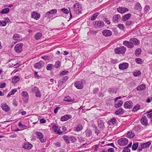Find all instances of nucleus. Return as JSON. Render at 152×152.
<instances>
[{
	"label": "nucleus",
	"instance_id": "0eeeda50",
	"mask_svg": "<svg viewBox=\"0 0 152 152\" xmlns=\"http://www.w3.org/2000/svg\"><path fill=\"white\" fill-rule=\"evenodd\" d=\"M44 63L42 61H40L36 63L34 65V68L36 69H40L42 68L44 66Z\"/></svg>",
	"mask_w": 152,
	"mask_h": 152
},
{
	"label": "nucleus",
	"instance_id": "4468645a",
	"mask_svg": "<svg viewBox=\"0 0 152 152\" xmlns=\"http://www.w3.org/2000/svg\"><path fill=\"white\" fill-rule=\"evenodd\" d=\"M121 19L120 15L116 14L114 15L113 18V20L114 23H117L119 22Z\"/></svg>",
	"mask_w": 152,
	"mask_h": 152
},
{
	"label": "nucleus",
	"instance_id": "3c124183",
	"mask_svg": "<svg viewBox=\"0 0 152 152\" xmlns=\"http://www.w3.org/2000/svg\"><path fill=\"white\" fill-rule=\"evenodd\" d=\"M141 74V72L140 71H138L137 72H134L133 73V75L135 77H137L139 76Z\"/></svg>",
	"mask_w": 152,
	"mask_h": 152
},
{
	"label": "nucleus",
	"instance_id": "37998d69",
	"mask_svg": "<svg viewBox=\"0 0 152 152\" xmlns=\"http://www.w3.org/2000/svg\"><path fill=\"white\" fill-rule=\"evenodd\" d=\"M39 90V88L35 86L31 88L32 92L33 93H34L35 94L36 93V92H38V91Z\"/></svg>",
	"mask_w": 152,
	"mask_h": 152
},
{
	"label": "nucleus",
	"instance_id": "a211bd4d",
	"mask_svg": "<svg viewBox=\"0 0 152 152\" xmlns=\"http://www.w3.org/2000/svg\"><path fill=\"white\" fill-rule=\"evenodd\" d=\"M117 10L118 12L121 13H124L128 11V8L124 7H119L117 8Z\"/></svg>",
	"mask_w": 152,
	"mask_h": 152
},
{
	"label": "nucleus",
	"instance_id": "6e6d98bb",
	"mask_svg": "<svg viewBox=\"0 0 152 152\" xmlns=\"http://www.w3.org/2000/svg\"><path fill=\"white\" fill-rule=\"evenodd\" d=\"M61 10L62 12L64 13H65L66 14H68L69 13V11L66 9L64 8L61 9Z\"/></svg>",
	"mask_w": 152,
	"mask_h": 152
},
{
	"label": "nucleus",
	"instance_id": "4d7b16f0",
	"mask_svg": "<svg viewBox=\"0 0 152 152\" xmlns=\"http://www.w3.org/2000/svg\"><path fill=\"white\" fill-rule=\"evenodd\" d=\"M68 73V71L66 70H64L61 72L60 73V76L65 75L67 74Z\"/></svg>",
	"mask_w": 152,
	"mask_h": 152
},
{
	"label": "nucleus",
	"instance_id": "cd10ccee",
	"mask_svg": "<svg viewBox=\"0 0 152 152\" xmlns=\"http://www.w3.org/2000/svg\"><path fill=\"white\" fill-rule=\"evenodd\" d=\"M123 103L122 101H119V102L115 104L114 107L116 108H118L122 106Z\"/></svg>",
	"mask_w": 152,
	"mask_h": 152
},
{
	"label": "nucleus",
	"instance_id": "a18cd8bd",
	"mask_svg": "<svg viewBox=\"0 0 152 152\" xmlns=\"http://www.w3.org/2000/svg\"><path fill=\"white\" fill-rule=\"evenodd\" d=\"M66 82V81L64 80L63 78L62 79H61L59 80L58 82V86H61Z\"/></svg>",
	"mask_w": 152,
	"mask_h": 152
},
{
	"label": "nucleus",
	"instance_id": "423d86ee",
	"mask_svg": "<svg viewBox=\"0 0 152 152\" xmlns=\"http://www.w3.org/2000/svg\"><path fill=\"white\" fill-rule=\"evenodd\" d=\"M36 134L37 135V137L39 139L41 142H45V140L43 139L44 136L41 132H37L36 133Z\"/></svg>",
	"mask_w": 152,
	"mask_h": 152
},
{
	"label": "nucleus",
	"instance_id": "f257e3e1",
	"mask_svg": "<svg viewBox=\"0 0 152 152\" xmlns=\"http://www.w3.org/2000/svg\"><path fill=\"white\" fill-rule=\"evenodd\" d=\"M126 48L124 46L117 47L114 50L115 53L117 54H124Z\"/></svg>",
	"mask_w": 152,
	"mask_h": 152
},
{
	"label": "nucleus",
	"instance_id": "9b49d317",
	"mask_svg": "<svg viewBox=\"0 0 152 152\" xmlns=\"http://www.w3.org/2000/svg\"><path fill=\"white\" fill-rule=\"evenodd\" d=\"M123 45L129 48H132L134 47V45L132 42L126 40L123 41Z\"/></svg>",
	"mask_w": 152,
	"mask_h": 152
},
{
	"label": "nucleus",
	"instance_id": "8fccbe9b",
	"mask_svg": "<svg viewBox=\"0 0 152 152\" xmlns=\"http://www.w3.org/2000/svg\"><path fill=\"white\" fill-rule=\"evenodd\" d=\"M141 49L140 48H138L135 50V55H139L141 53Z\"/></svg>",
	"mask_w": 152,
	"mask_h": 152
},
{
	"label": "nucleus",
	"instance_id": "58836bf2",
	"mask_svg": "<svg viewBox=\"0 0 152 152\" xmlns=\"http://www.w3.org/2000/svg\"><path fill=\"white\" fill-rule=\"evenodd\" d=\"M139 145L138 142L134 143L132 146V149L133 150H136L137 148Z\"/></svg>",
	"mask_w": 152,
	"mask_h": 152
},
{
	"label": "nucleus",
	"instance_id": "e433bc0d",
	"mask_svg": "<svg viewBox=\"0 0 152 152\" xmlns=\"http://www.w3.org/2000/svg\"><path fill=\"white\" fill-rule=\"evenodd\" d=\"M130 40L136 45H138L139 43V41L135 38H132L130 39Z\"/></svg>",
	"mask_w": 152,
	"mask_h": 152
},
{
	"label": "nucleus",
	"instance_id": "5701e85b",
	"mask_svg": "<svg viewBox=\"0 0 152 152\" xmlns=\"http://www.w3.org/2000/svg\"><path fill=\"white\" fill-rule=\"evenodd\" d=\"M124 110L122 108H120L115 112V114L116 115H122L124 113Z\"/></svg>",
	"mask_w": 152,
	"mask_h": 152
},
{
	"label": "nucleus",
	"instance_id": "4c0bfd02",
	"mask_svg": "<svg viewBox=\"0 0 152 152\" xmlns=\"http://www.w3.org/2000/svg\"><path fill=\"white\" fill-rule=\"evenodd\" d=\"M13 39L15 40H18L20 39L19 35L18 34H15L13 37Z\"/></svg>",
	"mask_w": 152,
	"mask_h": 152
},
{
	"label": "nucleus",
	"instance_id": "69168bd1",
	"mask_svg": "<svg viewBox=\"0 0 152 152\" xmlns=\"http://www.w3.org/2000/svg\"><path fill=\"white\" fill-rule=\"evenodd\" d=\"M147 116L149 118H152V110L148 112Z\"/></svg>",
	"mask_w": 152,
	"mask_h": 152
},
{
	"label": "nucleus",
	"instance_id": "412c9836",
	"mask_svg": "<svg viewBox=\"0 0 152 152\" xmlns=\"http://www.w3.org/2000/svg\"><path fill=\"white\" fill-rule=\"evenodd\" d=\"M151 142L150 141H148L147 142L142 143L141 144L142 148L144 149L148 147L151 144Z\"/></svg>",
	"mask_w": 152,
	"mask_h": 152
},
{
	"label": "nucleus",
	"instance_id": "1a4fd4ad",
	"mask_svg": "<svg viewBox=\"0 0 152 152\" xmlns=\"http://www.w3.org/2000/svg\"><path fill=\"white\" fill-rule=\"evenodd\" d=\"M31 17L34 20H37L40 18V15L36 12H34L31 13Z\"/></svg>",
	"mask_w": 152,
	"mask_h": 152
},
{
	"label": "nucleus",
	"instance_id": "7c9ffc66",
	"mask_svg": "<svg viewBox=\"0 0 152 152\" xmlns=\"http://www.w3.org/2000/svg\"><path fill=\"white\" fill-rule=\"evenodd\" d=\"M10 9L8 8H6L3 9L1 11L0 13L1 14H5L9 12Z\"/></svg>",
	"mask_w": 152,
	"mask_h": 152
},
{
	"label": "nucleus",
	"instance_id": "473e14b6",
	"mask_svg": "<svg viewBox=\"0 0 152 152\" xmlns=\"http://www.w3.org/2000/svg\"><path fill=\"white\" fill-rule=\"evenodd\" d=\"M134 136V135L132 131L128 132L127 134V137L129 138H132Z\"/></svg>",
	"mask_w": 152,
	"mask_h": 152
},
{
	"label": "nucleus",
	"instance_id": "5fc2aeb1",
	"mask_svg": "<svg viewBox=\"0 0 152 152\" xmlns=\"http://www.w3.org/2000/svg\"><path fill=\"white\" fill-rule=\"evenodd\" d=\"M6 25V22L3 20L0 21V26H5Z\"/></svg>",
	"mask_w": 152,
	"mask_h": 152
},
{
	"label": "nucleus",
	"instance_id": "6e6552de",
	"mask_svg": "<svg viewBox=\"0 0 152 152\" xmlns=\"http://www.w3.org/2000/svg\"><path fill=\"white\" fill-rule=\"evenodd\" d=\"M103 35L106 37H109L112 34V32L110 30L106 29L103 30L102 32Z\"/></svg>",
	"mask_w": 152,
	"mask_h": 152
},
{
	"label": "nucleus",
	"instance_id": "f03ea898",
	"mask_svg": "<svg viewBox=\"0 0 152 152\" xmlns=\"http://www.w3.org/2000/svg\"><path fill=\"white\" fill-rule=\"evenodd\" d=\"M74 11H75L77 14L81 13V7L80 4L78 3H76L73 6Z\"/></svg>",
	"mask_w": 152,
	"mask_h": 152
},
{
	"label": "nucleus",
	"instance_id": "6ab92c4d",
	"mask_svg": "<svg viewBox=\"0 0 152 152\" xmlns=\"http://www.w3.org/2000/svg\"><path fill=\"white\" fill-rule=\"evenodd\" d=\"M72 118V115H66L61 117V120L62 121H67Z\"/></svg>",
	"mask_w": 152,
	"mask_h": 152
},
{
	"label": "nucleus",
	"instance_id": "39448f33",
	"mask_svg": "<svg viewBox=\"0 0 152 152\" xmlns=\"http://www.w3.org/2000/svg\"><path fill=\"white\" fill-rule=\"evenodd\" d=\"M22 43H19L16 45L15 47V50L16 53H20L22 51Z\"/></svg>",
	"mask_w": 152,
	"mask_h": 152
},
{
	"label": "nucleus",
	"instance_id": "f8f14e48",
	"mask_svg": "<svg viewBox=\"0 0 152 152\" xmlns=\"http://www.w3.org/2000/svg\"><path fill=\"white\" fill-rule=\"evenodd\" d=\"M64 101L67 102H74L75 100V99L70 97L69 96H65L63 99Z\"/></svg>",
	"mask_w": 152,
	"mask_h": 152
},
{
	"label": "nucleus",
	"instance_id": "338daca9",
	"mask_svg": "<svg viewBox=\"0 0 152 152\" xmlns=\"http://www.w3.org/2000/svg\"><path fill=\"white\" fill-rule=\"evenodd\" d=\"M17 91L16 89H13L12 90L10 93L12 95H14Z\"/></svg>",
	"mask_w": 152,
	"mask_h": 152
},
{
	"label": "nucleus",
	"instance_id": "bb28decb",
	"mask_svg": "<svg viewBox=\"0 0 152 152\" xmlns=\"http://www.w3.org/2000/svg\"><path fill=\"white\" fill-rule=\"evenodd\" d=\"M42 36V34L41 33L38 32L34 36V37L36 40L39 39Z\"/></svg>",
	"mask_w": 152,
	"mask_h": 152
},
{
	"label": "nucleus",
	"instance_id": "603ef678",
	"mask_svg": "<svg viewBox=\"0 0 152 152\" xmlns=\"http://www.w3.org/2000/svg\"><path fill=\"white\" fill-rule=\"evenodd\" d=\"M69 140L73 143L75 142L77 140L76 138L74 137H69Z\"/></svg>",
	"mask_w": 152,
	"mask_h": 152
},
{
	"label": "nucleus",
	"instance_id": "49530a36",
	"mask_svg": "<svg viewBox=\"0 0 152 152\" xmlns=\"http://www.w3.org/2000/svg\"><path fill=\"white\" fill-rule=\"evenodd\" d=\"M61 63L59 61H56L55 63V66L56 68H59L61 66Z\"/></svg>",
	"mask_w": 152,
	"mask_h": 152
},
{
	"label": "nucleus",
	"instance_id": "f3484780",
	"mask_svg": "<svg viewBox=\"0 0 152 152\" xmlns=\"http://www.w3.org/2000/svg\"><path fill=\"white\" fill-rule=\"evenodd\" d=\"M1 107L3 110L5 112H8L10 110V107L6 104H1Z\"/></svg>",
	"mask_w": 152,
	"mask_h": 152
},
{
	"label": "nucleus",
	"instance_id": "a878e982",
	"mask_svg": "<svg viewBox=\"0 0 152 152\" xmlns=\"http://www.w3.org/2000/svg\"><path fill=\"white\" fill-rule=\"evenodd\" d=\"M82 129V126L81 125H78L74 128V130L75 131L79 132L81 131Z\"/></svg>",
	"mask_w": 152,
	"mask_h": 152
},
{
	"label": "nucleus",
	"instance_id": "a19ab883",
	"mask_svg": "<svg viewBox=\"0 0 152 152\" xmlns=\"http://www.w3.org/2000/svg\"><path fill=\"white\" fill-rule=\"evenodd\" d=\"M54 65L51 64H48L46 66V69L47 70H50L53 69Z\"/></svg>",
	"mask_w": 152,
	"mask_h": 152
},
{
	"label": "nucleus",
	"instance_id": "c9c22d12",
	"mask_svg": "<svg viewBox=\"0 0 152 152\" xmlns=\"http://www.w3.org/2000/svg\"><path fill=\"white\" fill-rule=\"evenodd\" d=\"M20 80V78L18 76H14L12 80V82L16 83L19 81Z\"/></svg>",
	"mask_w": 152,
	"mask_h": 152
},
{
	"label": "nucleus",
	"instance_id": "774afa93",
	"mask_svg": "<svg viewBox=\"0 0 152 152\" xmlns=\"http://www.w3.org/2000/svg\"><path fill=\"white\" fill-rule=\"evenodd\" d=\"M132 23V22L130 20L127 21L125 23V25L127 26L131 25Z\"/></svg>",
	"mask_w": 152,
	"mask_h": 152
},
{
	"label": "nucleus",
	"instance_id": "20e7f679",
	"mask_svg": "<svg viewBox=\"0 0 152 152\" xmlns=\"http://www.w3.org/2000/svg\"><path fill=\"white\" fill-rule=\"evenodd\" d=\"M94 25L96 28H101L104 26V23L103 21L97 20L94 22Z\"/></svg>",
	"mask_w": 152,
	"mask_h": 152
},
{
	"label": "nucleus",
	"instance_id": "2f4dec72",
	"mask_svg": "<svg viewBox=\"0 0 152 152\" xmlns=\"http://www.w3.org/2000/svg\"><path fill=\"white\" fill-rule=\"evenodd\" d=\"M117 26L122 31H124L126 29L125 26L122 24H118Z\"/></svg>",
	"mask_w": 152,
	"mask_h": 152
},
{
	"label": "nucleus",
	"instance_id": "0e129e2a",
	"mask_svg": "<svg viewBox=\"0 0 152 152\" xmlns=\"http://www.w3.org/2000/svg\"><path fill=\"white\" fill-rule=\"evenodd\" d=\"M51 15V14H50V12L49 11H48L45 14V17L49 18L50 17Z\"/></svg>",
	"mask_w": 152,
	"mask_h": 152
},
{
	"label": "nucleus",
	"instance_id": "2eb2a0df",
	"mask_svg": "<svg viewBox=\"0 0 152 152\" xmlns=\"http://www.w3.org/2000/svg\"><path fill=\"white\" fill-rule=\"evenodd\" d=\"M75 86L77 89H82L83 86V82L81 81H76L75 84Z\"/></svg>",
	"mask_w": 152,
	"mask_h": 152
},
{
	"label": "nucleus",
	"instance_id": "4be33fe9",
	"mask_svg": "<svg viewBox=\"0 0 152 152\" xmlns=\"http://www.w3.org/2000/svg\"><path fill=\"white\" fill-rule=\"evenodd\" d=\"M21 95L23 97V99H25V101L26 102L28 97V93L26 91H23L21 93Z\"/></svg>",
	"mask_w": 152,
	"mask_h": 152
},
{
	"label": "nucleus",
	"instance_id": "13d9d810",
	"mask_svg": "<svg viewBox=\"0 0 152 152\" xmlns=\"http://www.w3.org/2000/svg\"><path fill=\"white\" fill-rule=\"evenodd\" d=\"M49 12H50V14L51 15L54 13H56L57 12V10L56 9H52L50 11H49Z\"/></svg>",
	"mask_w": 152,
	"mask_h": 152
},
{
	"label": "nucleus",
	"instance_id": "c03bdc74",
	"mask_svg": "<svg viewBox=\"0 0 152 152\" xmlns=\"http://www.w3.org/2000/svg\"><path fill=\"white\" fill-rule=\"evenodd\" d=\"M41 58L44 60H50V57L49 56H42Z\"/></svg>",
	"mask_w": 152,
	"mask_h": 152
},
{
	"label": "nucleus",
	"instance_id": "393cba45",
	"mask_svg": "<svg viewBox=\"0 0 152 152\" xmlns=\"http://www.w3.org/2000/svg\"><path fill=\"white\" fill-rule=\"evenodd\" d=\"M131 16V14L130 13L126 14L123 16L122 20L124 21H126L129 19Z\"/></svg>",
	"mask_w": 152,
	"mask_h": 152
},
{
	"label": "nucleus",
	"instance_id": "864d4df0",
	"mask_svg": "<svg viewBox=\"0 0 152 152\" xmlns=\"http://www.w3.org/2000/svg\"><path fill=\"white\" fill-rule=\"evenodd\" d=\"M94 128L95 133L97 135H98L100 133V131L98 129V128L96 126H95Z\"/></svg>",
	"mask_w": 152,
	"mask_h": 152
},
{
	"label": "nucleus",
	"instance_id": "052dcab7",
	"mask_svg": "<svg viewBox=\"0 0 152 152\" xmlns=\"http://www.w3.org/2000/svg\"><path fill=\"white\" fill-rule=\"evenodd\" d=\"M122 152H130V149L127 147H125Z\"/></svg>",
	"mask_w": 152,
	"mask_h": 152
},
{
	"label": "nucleus",
	"instance_id": "c756f323",
	"mask_svg": "<svg viewBox=\"0 0 152 152\" xmlns=\"http://www.w3.org/2000/svg\"><path fill=\"white\" fill-rule=\"evenodd\" d=\"M98 125L100 128H103L104 127V124L103 121L102 120H99L98 121Z\"/></svg>",
	"mask_w": 152,
	"mask_h": 152
},
{
	"label": "nucleus",
	"instance_id": "72a5a7b5",
	"mask_svg": "<svg viewBox=\"0 0 152 152\" xmlns=\"http://www.w3.org/2000/svg\"><path fill=\"white\" fill-rule=\"evenodd\" d=\"M145 88V86L143 84H141L140 86L137 88V90L138 91H141L144 89Z\"/></svg>",
	"mask_w": 152,
	"mask_h": 152
},
{
	"label": "nucleus",
	"instance_id": "aec40b11",
	"mask_svg": "<svg viewBox=\"0 0 152 152\" xmlns=\"http://www.w3.org/2000/svg\"><path fill=\"white\" fill-rule=\"evenodd\" d=\"M141 124L145 126H147L148 125L147 118L145 116H143L141 119Z\"/></svg>",
	"mask_w": 152,
	"mask_h": 152
},
{
	"label": "nucleus",
	"instance_id": "09e8293b",
	"mask_svg": "<svg viewBox=\"0 0 152 152\" xmlns=\"http://www.w3.org/2000/svg\"><path fill=\"white\" fill-rule=\"evenodd\" d=\"M35 96L38 97L40 98L42 96L41 93L40 92L39 90L35 94Z\"/></svg>",
	"mask_w": 152,
	"mask_h": 152
},
{
	"label": "nucleus",
	"instance_id": "79ce46f5",
	"mask_svg": "<svg viewBox=\"0 0 152 152\" xmlns=\"http://www.w3.org/2000/svg\"><path fill=\"white\" fill-rule=\"evenodd\" d=\"M86 136L87 137H90L91 135V131L89 129H87L85 132Z\"/></svg>",
	"mask_w": 152,
	"mask_h": 152
},
{
	"label": "nucleus",
	"instance_id": "de8ad7c7",
	"mask_svg": "<svg viewBox=\"0 0 152 152\" xmlns=\"http://www.w3.org/2000/svg\"><path fill=\"white\" fill-rule=\"evenodd\" d=\"M98 14L99 13L97 12L95 13L92 15V17L91 18V20H95L98 15Z\"/></svg>",
	"mask_w": 152,
	"mask_h": 152
},
{
	"label": "nucleus",
	"instance_id": "dca6fc26",
	"mask_svg": "<svg viewBox=\"0 0 152 152\" xmlns=\"http://www.w3.org/2000/svg\"><path fill=\"white\" fill-rule=\"evenodd\" d=\"M129 64L127 63H124L120 64L119 65V68L120 69H124L127 68L129 67Z\"/></svg>",
	"mask_w": 152,
	"mask_h": 152
},
{
	"label": "nucleus",
	"instance_id": "ea45409f",
	"mask_svg": "<svg viewBox=\"0 0 152 152\" xmlns=\"http://www.w3.org/2000/svg\"><path fill=\"white\" fill-rule=\"evenodd\" d=\"M140 107V105L137 104L133 107L132 111L133 112H136L137 110L139 109Z\"/></svg>",
	"mask_w": 152,
	"mask_h": 152
},
{
	"label": "nucleus",
	"instance_id": "7ed1b4c3",
	"mask_svg": "<svg viewBox=\"0 0 152 152\" xmlns=\"http://www.w3.org/2000/svg\"><path fill=\"white\" fill-rule=\"evenodd\" d=\"M118 144L120 145L124 146L128 143V140L126 138H121L118 140Z\"/></svg>",
	"mask_w": 152,
	"mask_h": 152
},
{
	"label": "nucleus",
	"instance_id": "f704fd0d",
	"mask_svg": "<svg viewBox=\"0 0 152 152\" xmlns=\"http://www.w3.org/2000/svg\"><path fill=\"white\" fill-rule=\"evenodd\" d=\"M63 138L65 142H66V143H70L69 137L68 136L64 135L63 137Z\"/></svg>",
	"mask_w": 152,
	"mask_h": 152
},
{
	"label": "nucleus",
	"instance_id": "ddd939ff",
	"mask_svg": "<svg viewBox=\"0 0 152 152\" xmlns=\"http://www.w3.org/2000/svg\"><path fill=\"white\" fill-rule=\"evenodd\" d=\"M58 127L56 125H53L52 127V130L54 132H56V134H60L62 133V132L60 130L58 129Z\"/></svg>",
	"mask_w": 152,
	"mask_h": 152
},
{
	"label": "nucleus",
	"instance_id": "9d476101",
	"mask_svg": "<svg viewBox=\"0 0 152 152\" xmlns=\"http://www.w3.org/2000/svg\"><path fill=\"white\" fill-rule=\"evenodd\" d=\"M124 106L126 108H131L133 107L132 102L131 101H126L124 103Z\"/></svg>",
	"mask_w": 152,
	"mask_h": 152
},
{
	"label": "nucleus",
	"instance_id": "c85d7f7f",
	"mask_svg": "<svg viewBox=\"0 0 152 152\" xmlns=\"http://www.w3.org/2000/svg\"><path fill=\"white\" fill-rule=\"evenodd\" d=\"M135 8L138 11L142 9V7L140 3L138 2L136 3L135 5Z\"/></svg>",
	"mask_w": 152,
	"mask_h": 152
},
{
	"label": "nucleus",
	"instance_id": "680f3d73",
	"mask_svg": "<svg viewBox=\"0 0 152 152\" xmlns=\"http://www.w3.org/2000/svg\"><path fill=\"white\" fill-rule=\"evenodd\" d=\"M136 61L138 64H141L142 63V61L140 58H136Z\"/></svg>",
	"mask_w": 152,
	"mask_h": 152
},
{
	"label": "nucleus",
	"instance_id": "b1692460",
	"mask_svg": "<svg viewBox=\"0 0 152 152\" xmlns=\"http://www.w3.org/2000/svg\"><path fill=\"white\" fill-rule=\"evenodd\" d=\"M23 147L25 149H30L32 147V145L28 143H26L24 144Z\"/></svg>",
	"mask_w": 152,
	"mask_h": 152
},
{
	"label": "nucleus",
	"instance_id": "bf43d9fd",
	"mask_svg": "<svg viewBox=\"0 0 152 152\" xmlns=\"http://www.w3.org/2000/svg\"><path fill=\"white\" fill-rule=\"evenodd\" d=\"M116 121V118L115 117H113L110 120V121L112 124H114L115 123Z\"/></svg>",
	"mask_w": 152,
	"mask_h": 152
},
{
	"label": "nucleus",
	"instance_id": "e2e57ef3",
	"mask_svg": "<svg viewBox=\"0 0 152 152\" xmlns=\"http://www.w3.org/2000/svg\"><path fill=\"white\" fill-rule=\"evenodd\" d=\"M104 21L105 23L110 25V24L109 19L108 18H105L104 19Z\"/></svg>",
	"mask_w": 152,
	"mask_h": 152
}]
</instances>
